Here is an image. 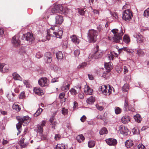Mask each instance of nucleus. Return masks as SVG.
<instances>
[{
    "label": "nucleus",
    "mask_w": 149,
    "mask_h": 149,
    "mask_svg": "<svg viewBox=\"0 0 149 149\" xmlns=\"http://www.w3.org/2000/svg\"><path fill=\"white\" fill-rule=\"evenodd\" d=\"M62 33L63 31L59 29L58 27L55 26L47 30L46 39L49 40L50 38V37L60 38Z\"/></svg>",
    "instance_id": "nucleus-1"
},
{
    "label": "nucleus",
    "mask_w": 149,
    "mask_h": 149,
    "mask_svg": "<svg viewBox=\"0 0 149 149\" xmlns=\"http://www.w3.org/2000/svg\"><path fill=\"white\" fill-rule=\"evenodd\" d=\"M111 32L113 34L114 41L116 42L121 43L123 42L122 36L124 33L123 30L120 29L119 30L118 29H113L111 30Z\"/></svg>",
    "instance_id": "nucleus-2"
},
{
    "label": "nucleus",
    "mask_w": 149,
    "mask_h": 149,
    "mask_svg": "<svg viewBox=\"0 0 149 149\" xmlns=\"http://www.w3.org/2000/svg\"><path fill=\"white\" fill-rule=\"evenodd\" d=\"M16 118L18 121V123L16 125L17 130L21 129L22 125L24 126H26L30 121L29 117L28 116H25L23 117L18 116L16 117Z\"/></svg>",
    "instance_id": "nucleus-3"
},
{
    "label": "nucleus",
    "mask_w": 149,
    "mask_h": 149,
    "mask_svg": "<svg viewBox=\"0 0 149 149\" xmlns=\"http://www.w3.org/2000/svg\"><path fill=\"white\" fill-rule=\"evenodd\" d=\"M68 9L66 7H64L61 4H58L55 5L52 9V12L53 13H58L61 14L67 13Z\"/></svg>",
    "instance_id": "nucleus-4"
},
{
    "label": "nucleus",
    "mask_w": 149,
    "mask_h": 149,
    "mask_svg": "<svg viewBox=\"0 0 149 149\" xmlns=\"http://www.w3.org/2000/svg\"><path fill=\"white\" fill-rule=\"evenodd\" d=\"M97 32L93 29L90 30L88 33V38L90 43L95 42L97 40Z\"/></svg>",
    "instance_id": "nucleus-5"
},
{
    "label": "nucleus",
    "mask_w": 149,
    "mask_h": 149,
    "mask_svg": "<svg viewBox=\"0 0 149 149\" xmlns=\"http://www.w3.org/2000/svg\"><path fill=\"white\" fill-rule=\"evenodd\" d=\"M133 105H134V104H132L131 102L129 101L128 98L127 97L126 98L125 100L123 108L124 110L126 111H134L135 110Z\"/></svg>",
    "instance_id": "nucleus-6"
},
{
    "label": "nucleus",
    "mask_w": 149,
    "mask_h": 149,
    "mask_svg": "<svg viewBox=\"0 0 149 149\" xmlns=\"http://www.w3.org/2000/svg\"><path fill=\"white\" fill-rule=\"evenodd\" d=\"M96 51L92 54H90L89 56V59H97L101 58L103 55V52L99 49V46L97 45L95 48Z\"/></svg>",
    "instance_id": "nucleus-7"
},
{
    "label": "nucleus",
    "mask_w": 149,
    "mask_h": 149,
    "mask_svg": "<svg viewBox=\"0 0 149 149\" xmlns=\"http://www.w3.org/2000/svg\"><path fill=\"white\" fill-rule=\"evenodd\" d=\"M108 88V87L105 85H102L99 88V91H101L104 95H110L111 93V91L113 88H111L109 86Z\"/></svg>",
    "instance_id": "nucleus-8"
},
{
    "label": "nucleus",
    "mask_w": 149,
    "mask_h": 149,
    "mask_svg": "<svg viewBox=\"0 0 149 149\" xmlns=\"http://www.w3.org/2000/svg\"><path fill=\"white\" fill-rule=\"evenodd\" d=\"M132 16V12L129 9H127L123 12L122 18L125 21H130Z\"/></svg>",
    "instance_id": "nucleus-9"
},
{
    "label": "nucleus",
    "mask_w": 149,
    "mask_h": 149,
    "mask_svg": "<svg viewBox=\"0 0 149 149\" xmlns=\"http://www.w3.org/2000/svg\"><path fill=\"white\" fill-rule=\"evenodd\" d=\"M38 83L41 86H48L49 84V80L46 77H42L38 80Z\"/></svg>",
    "instance_id": "nucleus-10"
},
{
    "label": "nucleus",
    "mask_w": 149,
    "mask_h": 149,
    "mask_svg": "<svg viewBox=\"0 0 149 149\" xmlns=\"http://www.w3.org/2000/svg\"><path fill=\"white\" fill-rule=\"evenodd\" d=\"M118 131L121 134L124 136H127L128 134L129 130L127 127L124 125H122L119 126Z\"/></svg>",
    "instance_id": "nucleus-11"
},
{
    "label": "nucleus",
    "mask_w": 149,
    "mask_h": 149,
    "mask_svg": "<svg viewBox=\"0 0 149 149\" xmlns=\"http://www.w3.org/2000/svg\"><path fill=\"white\" fill-rule=\"evenodd\" d=\"M23 40H25L28 41H32L34 40L33 34L30 33L23 34L22 36Z\"/></svg>",
    "instance_id": "nucleus-12"
},
{
    "label": "nucleus",
    "mask_w": 149,
    "mask_h": 149,
    "mask_svg": "<svg viewBox=\"0 0 149 149\" xmlns=\"http://www.w3.org/2000/svg\"><path fill=\"white\" fill-rule=\"evenodd\" d=\"M29 143V140L25 141V139L23 138L19 142V144L21 148L26 147Z\"/></svg>",
    "instance_id": "nucleus-13"
},
{
    "label": "nucleus",
    "mask_w": 149,
    "mask_h": 149,
    "mask_svg": "<svg viewBox=\"0 0 149 149\" xmlns=\"http://www.w3.org/2000/svg\"><path fill=\"white\" fill-rule=\"evenodd\" d=\"M44 58L46 63H50L52 59V55L51 53L50 52H47L45 53Z\"/></svg>",
    "instance_id": "nucleus-14"
},
{
    "label": "nucleus",
    "mask_w": 149,
    "mask_h": 149,
    "mask_svg": "<svg viewBox=\"0 0 149 149\" xmlns=\"http://www.w3.org/2000/svg\"><path fill=\"white\" fill-rule=\"evenodd\" d=\"M106 143L110 146H115L117 144V141L116 139L112 138L107 139L105 140Z\"/></svg>",
    "instance_id": "nucleus-15"
},
{
    "label": "nucleus",
    "mask_w": 149,
    "mask_h": 149,
    "mask_svg": "<svg viewBox=\"0 0 149 149\" xmlns=\"http://www.w3.org/2000/svg\"><path fill=\"white\" fill-rule=\"evenodd\" d=\"M12 43L15 46H18L20 44V42L18 37L14 36L12 38Z\"/></svg>",
    "instance_id": "nucleus-16"
},
{
    "label": "nucleus",
    "mask_w": 149,
    "mask_h": 149,
    "mask_svg": "<svg viewBox=\"0 0 149 149\" xmlns=\"http://www.w3.org/2000/svg\"><path fill=\"white\" fill-rule=\"evenodd\" d=\"M134 36L137 39V41L138 42L141 43L143 42V38L140 33H136L134 35Z\"/></svg>",
    "instance_id": "nucleus-17"
},
{
    "label": "nucleus",
    "mask_w": 149,
    "mask_h": 149,
    "mask_svg": "<svg viewBox=\"0 0 149 149\" xmlns=\"http://www.w3.org/2000/svg\"><path fill=\"white\" fill-rule=\"evenodd\" d=\"M56 23V24H61L63 21V17L60 15H57L55 17Z\"/></svg>",
    "instance_id": "nucleus-18"
},
{
    "label": "nucleus",
    "mask_w": 149,
    "mask_h": 149,
    "mask_svg": "<svg viewBox=\"0 0 149 149\" xmlns=\"http://www.w3.org/2000/svg\"><path fill=\"white\" fill-rule=\"evenodd\" d=\"M33 91L36 94L42 96L44 94L43 91L38 87L35 88L33 89Z\"/></svg>",
    "instance_id": "nucleus-19"
},
{
    "label": "nucleus",
    "mask_w": 149,
    "mask_h": 149,
    "mask_svg": "<svg viewBox=\"0 0 149 149\" xmlns=\"http://www.w3.org/2000/svg\"><path fill=\"white\" fill-rule=\"evenodd\" d=\"M93 91V89L90 88L89 86H87L85 88L84 92L86 95H91Z\"/></svg>",
    "instance_id": "nucleus-20"
},
{
    "label": "nucleus",
    "mask_w": 149,
    "mask_h": 149,
    "mask_svg": "<svg viewBox=\"0 0 149 149\" xmlns=\"http://www.w3.org/2000/svg\"><path fill=\"white\" fill-rule=\"evenodd\" d=\"M72 41L76 44H78L79 42V39L75 35H73L70 37Z\"/></svg>",
    "instance_id": "nucleus-21"
},
{
    "label": "nucleus",
    "mask_w": 149,
    "mask_h": 149,
    "mask_svg": "<svg viewBox=\"0 0 149 149\" xmlns=\"http://www.w3.org/2000/svg\"><path fill=\"white\" fill-rule=\"evenodd\" d=\"M130 117L128 116H125L122 117L121 120L123 123L126 124L130 121Z\"/></svg>",
    "instance_id": "nucleus-22"
},
{
    "label": "nucleus",
    "mask_w": 149,
    "mask_h": 149,
    "mask_svg": "<svg viewBox=\"0 0 149 149\" xmlns=\"http://www.w3.org/2000/svg\"><path fill=\"white\" fill-rule=\"evenodd\" d=\"M95 101V97L92 96H91L86 100L87 103L89 104H92Z\"/></svg>",
    "instance_id": "nucleus-23"
},
{
    "label": "nucleus",
    "mask_w": 149,
    "mask_h": 149,
    "mask_svg": "<svg viewBox=\"0 0 149 149\" xmlns=\"http://www.w3.org/2000/svg\"><path fill=\"white\" fill-rule=\"evenodd\" d=\"M56 149H68V146L63 144H58L56 146Z\"/></svg>",
    "instance_id": "nucleus-24"
},
{
    "label": "nucleus",
    "mask_w": 149,
    "mask_h": 149,
    "mask_svg": "<svg viewBox=\"0 0 149 149\" xmlns=\"http://www.w3.org/2000/svg\"><path fill=\"white\" fill-rule=\"evenodd\" d=\"M133 142L131 140H127L125 143V145L127 148H130L133 146Z\"/></svg>",
    "instance_id": "nucleus-25"
},
{
    "label": "nucleus",
    "mask_w": 149,
    "mask_h": 149,
    "mask_svg": "<svg viewBox=\"0 0 149 149\" xmlns=\"http://www.w3.org/2000/svg\"><path fill=\"white\" fill-rule=\"evenodd\" d=\"M76 139L78 141L79 143L83 142L85 139L84 137L82 134L79 135L76 137Z\"/></svg>",
    "instance_id": "nucleus-26"
},
{
    "label": "nucleus",
    "mask_w": 149,
    "mask_h": 149,
    "mask_svg": "<svg viewBox=\"0 0 149 149\" xmlns=\"http://www.w3.org/2000/svg\"><path fill=\"white\" fill-rule=\"evenodd\" d=\"M135 120L138 123H140L142 120V118L140 115L139 114H137L134 116Z\"/></svg>",
    "instance_id": "nucleus-27"
},
{
    "label": "nucleus",
    "mask_w": 149,
    "mask_h": 149,
    "mask_svg": "<svg viewBox=\"0 0 149 149\" xmlns=\"http://www.w3.org/2000/svg\"><path fill=\"white\" fill-rule=\"evenodd\" d=\"M13 76L14 79L15 80H21V78L17 73L15 72L13 73Z\"/></svg>",
    "instance_id": "nucleus-28"
},
{
    "label": "nucleus",
    "mask_w": 149,
    "mask_h": 149,
    "mask_svg": "<svg viewBox=\"0 0 149 149\" xmlns=\"http://www.w3.org/2000/svg\"><path fill=\"white\" fill-rule=\"evenodd\" d=\"M13 110L16 112H18L21 110V108L19 106L18 104H14L13 106Z\"/></svg>",
    "instance_id": "nucleus-29"
},
{
    "label": "nucleus",
    "mask_w": 149,
    "mask_h": 149,
    "mask_svg": "<svg viewBox=\"0 0 149 149\" xmlns=\"http://www.w3.org/2000/svg\"><path fill=\"white\" fill-rule=\"evenodd\" d=\"M105 69L107 70V72H109L110 71L112 68V67L110 65L109 63H106L104 65Z\"/></svg>",
    "instance_id": "nucleus-30"
},
{
    "label": "nucleus",
    "mask_w": 149,
    "mask_h": 149,
    "mask_svg": "<svg viewBox=\"0 0 149 149\" xmlns=\"http://www.w3.org/2000/svg\"><path fill=\"white\" fill-rule=\"evenodd\" d=\"M130 39L129 37L127 35H125L123 38V41L126 43L130 42Z\"/></svg>",
    "instance_id": "nucleus-31"
},
{
    "label": "nucleus",
    "mask_w": 149,
    "mask_h": 149,
    "mask_svg": "<svg viewBox=\"0 0 149 149\" xmlns=\"http://www.w3.org/2000/svg\"><path fill=\"white\" fill-rule=\"evenodd\" d=\"M56 57L58 59H62L63 58V54L61 51L58 52L56 54Z\"/></svg>",
    "instance_id": "nucleus-32"
},
{
    "label": "nucleus",
    "mask_w": 149,
    "mask_h": 149,
    "mask_svg": "<svg viewBox=\"0 0 149 149\" xmlns=\"http://www.w3.org/2000/svg\"><path fill=\"white\" fill-rule=\"evenodd\" d=\"M137 54L139 56H142L144 55V52L142 50L139 49L137 52Z\"/></svg>",
    "instance_id": "nucleus-33"
},
{
    "label": "nucleus",
    "mask_w": 149,
    "mask_h": 149,
    "mask_svg": "<svg viewBox=\"0 0 149 149\" xmlns=\"http://www.w3.org/2000/svg\"><path fill=\"white\" fill-rule=\"evenodd\" d=\"M129 88V86L128 84H125L122 87V90L123 92H126L128 90Z\"/></svg>",
    "instance_id": "nucleus-34"
},
{
    "label": "nucleus",
    "mask_w": 149,
    "mask_h": 149,
    "mask_svg": "<svg viewBox=\"0 0 149 149\" xmlns=\"http://www.w3.org/2000/svg\"><path fill=\"white\" fill-rule=\"evenodd\" d=\"M107 130L105 127H103L100 130V134L101 135H103L107 134Z\"/></svg>",
    "instance_id": "nucleus-35"
},
{
    "label": "nucleus",
    "mask_w": 149,
    "mask_h": 149,
    "mask_svg": "<svg viewBox=\"0 0 149 149\" xmlns=\"http://www.w3.org/2000/svg\"><path fill=\"white\" fill-rule=\"evenodd\" d=\"M70 86V84H68L65 86H62L61 87V89L62 91L65 92H66L68 90H69Z\"/></svg>",
    "instance_id": "nucleus-36"
},
{
    "label": "nucleus",
    "mask_w": 149,
    "mask_h": 149,
    "mask_svg": "<svg viewBox=\"0 0 149 149\" xmlns=\"http://www.w3.org/2000/svg\"><path fill=\"white\" fill-rule=\"evenodd\" d=\"M14 96V94L13 93L8 94L7 96L8 98L10 101H13Z\"/></svg>",
    "instance_id": "nucleus-37"
},
{
    "label": "nucleus",
    "mask_w": 149,
    "mask_h": 149,
    "mask_svg": "<svg viewBox=\"0 0 149 149\" xmlns=\"http://www.w3.org/2000/svg\"><path fill=\"white\" fill-rule=\"evenodd\" d=\"M95 141H91L88 142V146L89 148L93 147L95 145Z\"/></svg>",
    "instance_id": "nucleus-38"
},
{
    "label": "nucleus",
    "mask_w": 149,
    "mask_h": 149,
    "mask_svg": "<svg viewBox=\"0 0 149 149\" xmlns=\"http://www.w3.org/2000/svg\"><path fill=\"white\" fill-rule=\"evenodd\" d=\"M87 65V63L85 62L82 63L81 64H80L77 67V68L78 69L83 68L86 67Z\"/></svg>",
    "instance_id": "nucleus-39"
},
{
    "label": "nucleus",
    "mask_w": 149,
    "mask_h": 149,
    "mask_svg": "<svg viewBox=\"0 0 149 149\" xmlns=\"http://www.w3.org/2000/svg\"><path fill=\"white\" fill-rule=\"evenodd\" d=\"M42 111V109L41 108H39L38 109L36 113L34 114V116L35 117L37 116L41 113Z\"/></svg>",
    "instance_id": "nucleus-40"
},
{
    "label": "nucleus",
    "mask_w": 149,
    "mask_h": 149,
    "mask_svg": "<svg viewBox=\"0 0 149 149\" xmlns=\"http://www.w3.org/2000/svg\"><path fill=\"white\" fill-rule=\"evenodd\" d=\"M70 91L71 93L74 95H75L78 93L77 91L74 88H71Z\"/></svg>",
    "instance_id": "nucleus-41"
},
{
    "label": "nucleus",
    "mask_w": 149,
    "mask_h": 149,
    "mask_svg": "<svg viewBox=\"0 0 149 149\" xmlns=\"http://www.w3.org/2000/svg\"><path fill=\"white\" fill-rule=\"evenodd\" d=\"M43 127L40 125H38L37 127V130L38 132L40 133H42L43 131Z\"/></svg>",
    "instance_id": "nucleus-42"
},
{
    "label": "nucleus",
    "mask_w": 149,
    "mask_h": 149,
    "mask_svg": "<svg viewBox=\"0 0 149 149\" xmlns=\"http://www.w3.org/2000/svg\"><path fill=\"white\" fill-rule=\"evenodd\" d=\"M143 15L145 17H148L149 16V8L144 11Z\"/></svg>",
    "instance_id": "nucleus-43"
},
{
    "label": "nucleus",
    "mask_w": 149,
    "mask_h": 149,
    "mask_svg": "<svg viewBox=\"0 0 149 149\" xmlns=\"http://www.w3.org/2000/svg\"><path fill=\"white\" fill-rule=\"evenodd\" d=\"M62 113L64 115H67L68 113V110L65 108H63L62 109Z\"/></svg>",
    "instance_id": "nucleus-44"
},
{
    "label": "nucleus",
    "mask_w": 149,
    "mask_h": 149,
    "mask_svg": "<svg viewBox=\"0 0 149 149\" xmlns=\"http://www.w3.org/2000/svg\"><path fill=\"white\" fill-rule=\"evenodd\" d=\"M110 54H111V57L112 60H113V59L115 57H116L118 56V54L115 53L114 52H111Z\"/></svg>",
    "instance_id": "nucleus-45"
},
{
    "label": "nucleus",
    "mask_w": 149,
    "mask_h": 149,
    "mask_svg": "<svg viewBox=\"0 0 149 149\" xmlns=\"http://www.w3.org/2000/svg\"><path fill=\"white\" fill-rule=\"evenodd\" d=\"M115 111L116 114H118L121 112V109L119 107H116L115 108Z\"/></svg>",
    "instance_id": "nucleus-46"
},
{
    "label": "nucleus",
    "mask_w": 149,
    "mask_h": 149,
    "mask_svg": "<svg viewBox=\"0 0 149 149\" xmlns=\"http://www.w3.org/2000/svg\"><path fill=\"white\" fill-rule=\"evenodd\" d=\"M132 132L134 134H137L139 132L138 129L135 128H134L132 130Z\"/></svg>",
    "instance_id": "nucleus-47"
},
{
    "label": "nucleus",
    "mask_w": 149,
    "mask_h": 149,
    "mask_svg": "<svg viewBox=\"0 0 149 149\" xmlns=\"http://www.w3.org/2000/svg\"><path fill=\"white\" fill-rule=\"evenodd\" d=\"M80 54L79 50L77 49L75 50L74 52V54L76 56H78Z\"/></svg>",
    "instance_id": "nucleus-48"
},
{
    "label": "nucleus",
    "mask_w": 149,
    "mask_h": 149,
    "mask_svg": "<svg viewBox=\"0 0 149 149\" xmlns=\"http://www.w3.org/2000/svg\"><path fill=\"white\" fill-rule=\"evenodd\" d=\"M61 138V136L59 134H55L54 137V139L56 140L57 141L59 140Z\"/></svg>",
    "instance_id": "nucleus-49"
},
{
    "label": "nucleus",
    "mask_w": 149,
    "mask_h": 149,
    "mask_svg": "<svg viewBox=\"0 0 149 149\" xmlns=\"http://www.w3.org/2000/svg\"><path fill=\"white\" fill-rule=\"evenodd\" d=\"M138 149H146L144 146L142 144H140L138 146Z\"/></svg>",
    "instance_id": "nucleus-50"
},
{
    "label": "nucleus",
    "mask_w": 149,
    "mask_h": 149,
    "mask_svg": "<svg viewBox=\"0 0 149 149\" xmlns=\"http://www.w3.org/2000/svg\"><path fill=\"white\" fill-rule=\"evenodd\" d=\"M19 97L20 99L24 98L25 97V93L24 92H22L19 95Z\"/></svg>",
    "instance_id": "nucleus-51"
},
{
    "label": "nucleus",
    "mask_w": 149,
    "mask_h": 149,
    "mask_svg": "<svg viewBox=\"0 0 149 149\" xmlns=\"http://www.w3.org/2000/svg\"><path fill=\"white\" fill-rule=\"evenodd\" d=\"M129 66L127 65V66H124V74H125L128 72V67H129Z\"/></svg>",
    "instance_id": "nucleus-52"
},
{
    "label": "nucleus",
    "mask_w": 149,
    "mask_h": 149,
    "mask_svg": "<svg viewBox=\"0 0 149 149\" xmlns=\"http://www.w3.org/2000/svg\"><path fill=\"white\" fill-rule=\"evenodd\" d=\"M78 12L81 15H84V9H79V10Z\"/></svg>",
    "instance_id": "nucleus-53"
},
{
    "label": "nucleus",
    "mask_w": 149,
    "mask_h": 149,
    "mask_svg": "<svg viewBox=\"0 0 149 149\" xmlns=\"http://www.w3.org/2000/svg\"><path fill=\"white\" fill-rule=\"evenodd\" d=\"M75 88L77 90L78 92H79L81 91V86L80 85H77L75 86Z\"/></svg>",
    "instance_id": "nucleus-54"
},
{
    "label": "nucleus",
    "mask_w": 149,
    "mask_h": 149,
    "mask_svg": "<svg viewBox=\"0 0 149 149\" xmlns=\"http://www.w3.org/2000/svg\"><path fill=\"white\" fill-rule=\"evenodd\" d=\"M36 57L38 58H40L42 56V55L39 52H38L36 56Z\"/></svg>",
    "instance_id": "nucleus-55"
},
{
    "label": "nucleus",
    "mask_w": 149,
    "mask_h": 149,
    "mask_svg": "<svg viewBox=\"0 0 149 149\" xmlns=\"http://www.w3.org/2000/svg\"><path fill=\"white\" fill-rule=\"evenodd\" d=\"M96 107L97 109L101 111L102 110L104 109V107L102 106H99V105H96Z\"/></svg>",
    "instance_id": "nucleus-56"
},
{
    "label": "nucleus",
    "mask_w": 149,
    "mask_h": 149,
    "mask_svg": "<svg viewBox=\"0 0 149 149\" xmlns=\"http://www.w3.org/2000/svg\"><path fill=\"white\" fill-rule=\"evenodd\" d=\"M57 124V123L56 121H54L51 123V125H52V128L54 130L55 129V127Z\"/></svg>",
    "instance_id": "nucleus-57"
},
{
    "label": "nucleus",
    "mask_w": 149,
    "mask_h": 149,
    "mask_svg": "<svg viewBox=\"0 0 149 149\" xmlns=\"http://www.w3.org/2000/svg\"><path fill=\"white\" fill-rule=\"evenodd\" d=\"M65 96V93L63 92V93H61L59 95V97L60 99H62Z\"/></svg>",
    "instance_id": "nucleus-58"
},
{
    "label": "nucleus",
    "mask_w": 149,
    "mask_h": 149,
    "mask_svg": "<svg viewBox=\"0 0 149 149\" xmlns=\"http://www.w3.org/2000/svg\"><path fill=\"white\" fill-rule=\"evenodd\" d=\"M86 118L84 115H83L80 118L81 121L82 122H84L86 120Z\"/></svg>",
    "instance_id": "nucleus-59"
},
{
    "label": "nucleus",
    "mask_w": 149,
    "mask_h": 149,
    "mask_svg": "<svg viewBox=\"0 0 149 149\" xmlns=\"http://www.w3.org/2000/svg\"><path fill=\"white\" fill-rule=\"evenodd\" d=\"M0 113L2 115L4 116L7 114V113L6 111H3L1 110H0Z\"/></svg>",
    "instance_id": "nucleus-60"
},
{
    "label": "nucleus",
    "mask_w": 149,
    "mask_h": 149,
    "mask_svg": "<svg viewBox=\"0 0 149 149\" xmlns=\"http://www.w3.org/2000/svg\"><path fill=\"white\" fill-rule=\"evenodd\" d=\"M97 118L98 119H100L103 120V121L104 120V119L103 116L100 115H98V116H97Z\"/></svg>",
    "instance_id": "nucleus-61"
},
{
    "label": "nucleus",
    "mask_w": 149,
    "mask_h": 149,
    "mask_svg": "<svg viewBox=\"0 0 149 149\" xmlns=\"http://www.w3.org/2000/svg\"><path fill=\"white\" fill-rule=\"evenodd\" d=\"M79 97L81 99H83L84 97V94L83 93H79L78 95Z\"/></svg>",
    "instance_id": "nucleus-62"
},
{
    "label": "nucleus",
    "mask_w": 149,
    "mask_h": 149,
    "mask_svg": "<svg viewBox=\"0 0 149 149\" xmlns=\"http://www.w3.org/2000/svg\"><path fill=\"white\" fill-rule=\"evenodd\" d=\"M5 64L4 63H0V72H2V69L4 67Z\"/></svg>",
    "instance_id": "nucleus-63"
},
{
    "label": "nucleus",
    "mask_w": 149,
    "mask_h": 149,
    "mask_svg": "<svg viewBox=\"0 0 149 149\" xmlns=\"http://www.w3.org/2000/svg\"><path fill=\"white\" fill-rule=\"evenodd\" d=\"M127 48V47H123V48H121V49H119L118 50V52L119 53L121 52H122L123 50L125 51H126V49Z\"/></svg>",
    "instance_id": "nucleus-64"
}]
</instances>
